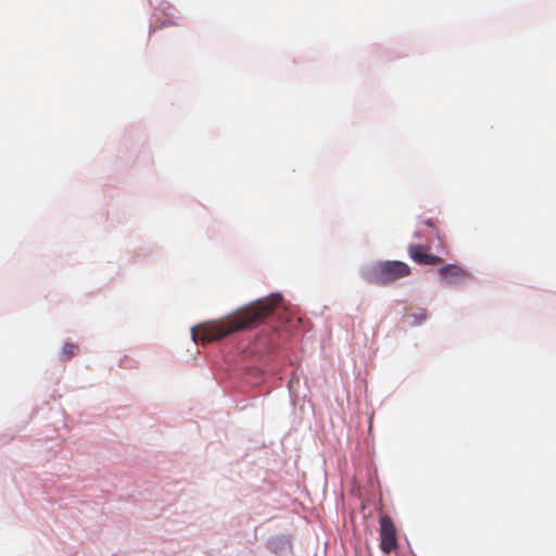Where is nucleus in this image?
I'll return each instance as SVG.
<instances>
[{
    "mask_svg": "<svg viewBox=\"0 0 556 556\" xmlns=\"http://www.w3.org/2000/svg\"><path fill=\"white\" fill-rule=\"evenodd\" d=\"M280 301V294L257 300L231 317L193 327L192 338L194 342H212L233 332L255 327L274 312Z\"/></svg>",
    "mask_w": 556,
    "mask_h": 556,
    "instance_id": "obj_1",
    "label": "nucleus"
},
{
    "mask_svg": "<svg viewBox=\"0 0 556 556\" xmlns=\"http://www.w3.org/2000/svg\"><path fill=\"white\" fill-rule=\"evenodd\" d=\"M410 274V267L400 261L377 262L364 270V278L369 283L389 285Z\"/></svg>",
    "mask_w": 556,
    "mask_h": 556,
    "instance_id": "obj_2",
    "label": "nucleus"
},
{
    "mask_svg": "<svg viewBox=\"0 0 556 556\" xmlns=\"http://www.w3.org/2000/svg\"><path fill=\"white\" fill-rule=\"evenodd\" d=\"M380 548L383 553L390 554L397 548L396 529L393 520L388 515L380 516Z\"/></svg>",
    "mask_w": 556,
    "mask_h": 556,
    "instance_id": "obj_3",
    "label": "nucleus"
},
{
    "mask_svg": "<svg viewBox=\"0 0 556 556\" xmlns=\"http://www.w3.org/2000/svg\"><path fill=\"white\" fill-rule=\"evenodd\" d=\"M409 257L420 265H437L443 263V258L429 253L430 248L425 244H409Z\"/></svg>",
    "mask_w": 556,
    "mask_h": 556,
    "instance_id": "obj_4",
    "label": "nucleus"
},
{
    "mask_svg": "<svg viewBox=\"0 0 556 556\" xmlns=\"http://www.w3.org/2000/svg\"><path fill=\"white\" fill-rule=\"evenodd\" d=\"M439 275L447 285H458L471 277L468 270L457 264H447L442 266L439 269Z\"/></svg>",
    "mask_w": 556,
    "mask_h": 556,
    "instance_id": "obj_5",
    "label": "nucleus"
},
{
    "mask_svg": "<svg viewBox=\"0 0 556 556\" xmlns=\"http://www.w3.org/2000/svg\"><path fill=\"white\" fill-rule=\"evenodd\" d=\"M79 351V346L75 343L67 342L62 349V358L68 361L72 356L76 355Z\"/></svg>",
    "mask_w": 556,
    "mask_h": 556,
    "instance_id": "obj_6",
    "label": "nucleus"
},
{
    "mask_svg": "<svg viewBox=\"0 0 556 556\" xmlns=\"http://www.w3.org/2000/svg\"><path fill=\"white\" fill-rule=\"evenodd\" d=\"M415 325H420L427 319V313L425 309H420L417 313L413 314Z\"/></svg>",
    "mask_w": 556,
    "mask_h": 556,
    "instance_id": "obj_7",
    "label": "nucleus"
},
{
    "mask_svg": "<svg viewBox=\"0 0 556 556\" xmlns=\"http://www.w3.org/2000/svg\"><path fill=\"white\" fill-rule=\"evenodd\" d=\"M172 25H175V23L169 20H165V21L161 22L160 25H155L154 29L164 28V27L172 26Z\"/></svg>",
    "mask_w": 556,
    "mask_h": 556,
    "instance_id": "obj_8",
    "label": "nucleus"
},
{
    "mask_svg": "<svg viewBox=\"0 0 556 556\" xmlns=\"http://www.w3.org/2000/svg\"><path fill=\"white\" fill-rule=\"evenodd\" d=\"M425 224L429 227H434L433 223L430 219L426 220Z\"/></svg>",
    "mask_w": 556,
    "mask_h": 556,
    "instance_id": "obj_9",
    "label": "nucleus"
}]
</instances>
